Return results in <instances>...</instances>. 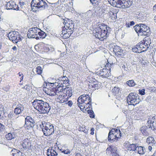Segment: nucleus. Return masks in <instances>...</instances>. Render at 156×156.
Returning <instances> with one entry per match:
<instances>
[{"mask_svg":"<svg viewBox=\"0 0 156 156\" xmlns=\"http://www.w3.org/2000/svg\"><path fill=\"white\" fill-rule=\"evenodd\" d=\"M44 100V99H36L32 102L34 108L40 113H48L51 108L49 104Z\"/></svg>","mask_w":156,"mask_h":156,"instance_id":"nucleus-1","label":"nucleus"},{"mask_svg":"<svg viewBox=\"0 0 156 156\" xmlns=\"http://www.w3.org/2000/svg\"><path fill=\"white\" fill-rule=\"evenodd\" d=\"M110 28L108 27H107L106 25L101 24L95 28L93 33L95 37L100 39H102L101 40H102L107 38L109 34L108 31H110Z\"/></svg>","mask_w":156,"mask_h":156,"instance_id":"nucleus-2","label":"nucleus"},{"mask_svg":"<svg viewBox=\"0 0 156 156\" xmlns=\"http://www.w3.org/2000/svg\"><path fill=\"white\" fill-rule=\"evenodd\" d=\"M63 23L64 24V27H62V33L61 36L63 38L67 39L69 38L73 33L74 25L73 21L72 20H70L69 19L64 20Z\"/></svg>","mask_w":156,"mask_h":156,"instance_id":"nucleus-3","label":"nucleus"},{"mask_svg":"<svg viewBox=\"0 0 156 156\" xmlns=\"http://www.w3.org/2000/svg\"><path fill=\"white\" fill-rule=\"evenodd\" d=\"M31 6L32 10L35 11L43 10L48 9V7L46 2L43 0H32Z\"/></svg>","mask_w":156,"mask_h":156,"instance_id":"nucleus-4","label":"nucleus"},{"mask_svg":"<svg viewBox=\"0 0 156 156\" xmlns=\"http://www.w3.org/2000/svg\"><path fill=\"white\" fill-rule=\"evenodd\" d=\"M135 31L141 35L149 36L150 34L149 27L144 24H137L133 27Z\"/></svg>","mask_w":156,"mask_h":156,"instance_id":"nucleus-5","label":"nucleus"},{"mask_svg":"<svg viewBox=\"0 0 156 156\" xmlns=\"http://www.w3.org/2000/svg\"><path fill=\"white\" fill-rule=\"evenodd\" d=\"M127 101L129 105H135L138 104L140 102L138 95L134 93L129 94L127 98Z\"/></svg>","mask_w":156,"mask_h":156,"instance_id":"nucleus-6","label":"nucleus"},{"mask_svg":"<svg viewBox=\"0 0 156 156\" xmlns=\"http://www.w3.org/2000/svg\"><path fill=\"white\" fill-rule=\"evenodd\" d=\"M8 37L9 39L14 43H17L21 41L22 39L19 35V33L16 31L10 32L8 34Z\"/></svg>","mask_w":156,"mask_h":156,"instance_id":"nucleus-7","label":"nucleus"},{"mask_svg":"<svg viewBox=\"0 0 156 156\" xmlns=\"http://www.w3.org/2000/svg\"><path fill=\"white\" fill-rule=\"evenodd\" d=\"M39 31H40V29L36 27L30 28L27 33L28 38H35L37 40H39V36L37 34V32Z\"/></svg>","mask_w":156,"mask_h":156,"instance_id":"nucleus-8","label":"nucleus"},{"mask_svg":"<svg viewBox=\"0 0 156 156\" xmlns=\"http://www.w3.org/2000/svg\"><path fill=\"white\" fill-rule=\"evenodd\" d=\"M116 7L118 8L125 9L129 7L132 4V2L128 0H118L116 2Z\"/></svg>","mask_w":156,"mask_h":156,"instance_id":"nucleus-9","label":"nucleus"},{"mask_svg":"<svg viewBox=\"0 0 156 156\" xmlns=\"http://www.w3.org/2000/svg\"><path fill=\"white\" fill-rule=\"evenodd\" d=\"M35 123V121L30 116H27L25 118L24 127L27 129H30L34 127Z\"/></svg>","mask_w":156,"mask_h":156,"instance_id":"nucleus-10","label":"nucleus"},{"mask_svg":"<svg viewBox=\"0 0 156 156\" xmlns=\"http://www.w3.org/2000/svg\"><path fill=\"white\" fill-rule=\"evenodd\" d=\"M77 102H83L85 104H88L91 102V99L88 94H83L80 96L78 98Z\"/></svg>","mask_w":156,"mask_h":156,"instance_id":"nucleus-11","label":"nucleus"},{"mask_svg":"<svg viewBox=\"0 0 156 156\" xmlns=\"http://www.w3.org/2000/svg\"><path fill=\"white\" fill-rule=\"evenodd\" d=\"M147 123L150 124L149 128L153 130L156 129V116L149 117Z\"/></svg>","mask_w":156,"mask_h":156,"instance_id":"nucleus-12","label":"nucleus"},{"mask_svg":"<svg viewBox=\"0 0 156 156\" xmlns=\"http://www.w3.org/2000/svg\"><path fill=\"white\" fill-rule=\"evenodd\" d=\"M99 74L100 76L104 78H107L110 75V71L105 66L102 69H101L99 71Z\"/></svg>","mask_w":156,"mask_h":156,"instance_id":"nucleus-13","label":"nucleus"},{"mask_svg":"<svg viewBox=\"0 0 156 156\" xmlns=\"http://www.w3.org/2000/svg\"><path fill=\"white\" fill-rule=\"evenodd\" d=\"M6 6L7 9H13L15 10H18L19 7L15 3L11 1L9 2L6 4Z\"/></svg>","mask_w":156,"mask_h":156,"instance_id":"nucleus-14","label":"nucleus"},{"mask_svg":"<svg viewBox=\"0 0 156 156\" xmlns=\"http://www.w3.org/2000/svg\"><path fill=\"white\" fill-rule=\"evenodd\" d=\"M117 151L115 147H108L106 150V154L108 156H113Z\"/></svg>","mask_w":156,"mask_h":156,"instance_id":"nucleus-15","label":"nucleus"},{"mask_svg":"<svg viewBox=\"0 0 156 156\" xmlns=\"http://www.w3.org/2000/svg\"><path fill=\"white\" fill-rule=\"evenodd\" d=\"M24 109V107L21 104L18 105L14 110V113L16 115H18L22 112Z\"/></svg>","mask_w":156,"mask_h":156,"instance_id":"nucleus-16","label":"nucleus"},{"mask_svg":"<svg viewBox=\"0 0 156 156\" xmlns=\"http://www.w3.org/2000/svg\"><path fill=\"white\" fill-rule=\"evenodd\" d=\"M40 126L42 129L44 134L45 136H48L53 133V130L52 129L49 130V129H48V128L47 127H44L42 128V126L41 124L40 125Z\"/></svg>","mask_w":156,"mask_h":156,"instance_id":"nucleus-17","label":"nucleus"},{"mask_svg":"<svg viewBox=\"0 0 156 156\" xmlns=\"http://www.w3.org/2000/svg\"><path fill=\"white\" fill-rule=\"evenodd\" d=\"M94 14L95 15L93 11L89 10L84 13L83 16L85 19L87 20V19L91 18L94 16Z\"/></svg>","mask_w":156,"mask_h":156,"instance_id":"nucleus-18","label":"nucleus"},{"mask_svg":"<svg viewBox=\"0 0 156 156\" xmlns=\"http://www.w3.org/2000/svg\"><path fill=\"white\" fill-rule=\"evenodd\" d=\"M138 44L141 51H142V52L146 51L149 47L146 44H144L142 41Z\"/></svg>","mask_w":156,"mask_h":156,"instance_id":"nucleus-19","label":"nucleus"},{"mask_svg":"<svg viewBox=\"0 0 156 156\" xmlns=\"http://www.w3.org/2000/svg\"><path fill=\"white\" fill-rule=\"evenodd\" d=\"M47 154L48 156H57L58 154L54 150L48 149L47 150Z\"/></svg>","mask_w":156,"mask_h":156,"instance_id":"nucleus-20","label":"nucleus"},{"mask_svg":"<svg viewBox=\"0 0 156 156\" xmlns=\"http://www.w3.org/2000/svg\"><path fill=\"white\" fill-rule=\"evenodd\" d=\"M150 125H148L147 126H143L140 128V130L144 135L147 136L148 135V133L147 132L146 130L149 128Z\"/></svg>","mask_w":156,"mask_h":156,"instance_id":"nucleus-21","label":"nucleus"},{"mask_svg":"<svg viewBox=\"0 0 156 156\" xmlns=\"http://www.w3.org/2000/svg\"><path fill=\"white\" fill-rule=\"evenodd\" d=\"M42 125L43 127H47L48 128V129H49V130L52 129L53 130V133H54V127L52 124H50L49 123H46L45 122H42Z\"/></svg>","mask_w":156,"mask_h":156,"instance_id":"nucleus-22","label":"nucleus"},{"mask_svg":"<svg viewBox=\"0 0 156 156\" xmlns=\"http://www.w3.org/2000/svg\"><path fill=\"white\" fill-rule=\"evenodd\" d=\"M89 82L90 83H92V84H91V86L92 87L94 88L95 90L98 89L99 88V86L97 84L98 82L96 81V80L94 79L93 80H90Z\"/></svg>","mask_w":156,"mask_h":156,"instance_id":"nucleus-23","label":"nucleus"},{"mask_svg":"<svg viewBox=\"0 0 156 156\" xmlns=\"http://www.w3.org/2000/svg\"><path fill=\"white\" fill-rule=\"evenodd\" d=\"M63 91H66V94L68 97H70L72 96V92L71 88L66 87L65 88H63Z\"/></svg>","mask_w":156,"mask_h":156,"instance_id":"nucleus-24","label":"nucleus"},{"mask_svg":"<svg viewBox=\"0 0 156 156\" xmlns=\"http://www.w3.org/2000/svg\"><path fill=\"white\" fill-rule=\"evenodd\" d=\"M38 35L39 36V39L40 38H45L46 36V34L44 31H41L40 29V31H38L37 32Z\"/></svg>","mask_w":156,"mask_h":156,"instance_id":"nucleus-25","label":"nucleus"},{"mask_svg":"<svg viewBox=\"0 0 156 156\" xmlns=\"http://www.w3.org/2000/svg\"><path fill=\"white\" fill-rule=\"evenodd\" d=\"M144 44H146L149 47L150 44L151 43V39L148 37H146L143 41H142Z\"/></svg>","mask_w":156,"mask_h":156,"instance_id":"nucleus-26","label":"nucleus"},{"mask_svg":"<svg viewBox=\"0 0 156 156\" xmlns=\"http://www.w3.org/2000/svg\"><path fill=\"white\" fill-rule=\"evenodd\" d=\"M154 138L152 137H148L147 139V142L149 144H152V145H150L149 146H155V145L154 144Z\"/></svg>","mask_w":156,"mask_h":156,"instance_id":"nucleus-27","label":"nucleus"},{"mask_svg":"<svg viewBox=\"0 0 156 156\" xmlns=\"http://www.w3.org/2000/svg\"><path fill=\"white\" fill-rule=\"evenodd\" d=\"M15 137L16 136L14 133H13L12 134L11 133H9L5 135V138L8 140H11L15 138Z\"/></svg>","mask_w":156,"mask_h":156,"instance_id":"nucleus-28","label":"nucleus"},{"mask_svg":"<svg viewBox=\"0 0 156 156\" xmlns=\"http://www.w3.org/2000/svg\"><path fill=\"white\" fill-rule=\"evenodd\" d=\"M132 49L133 52L136 53H140L142 52V51H141V49H140L138 44L135 47L133 48Z\"/></svg>","mask_w":156,"mask_h":156,"instance_id":"nucleus-29","label":"nucleus"},{"mask_svg":"<svg viewBox=\"0 0 156 156\" xmlns=\"http://www.w3.org/2000/svg\"><path fill=\"white\" fill-rule=\"evenodd\" d=\"M58 80V82H61V83H62V84L63 83H69L68 78L66 76H64L63 77H62L61 79V80L59 79Z\"/></svg>","mask_w":156,"mask_h":156,"instance_id":"nucleus-30","label":"nucleus"},{"mask_svg":"<svg viewBox=\"0 0 156 156\" xmlns=\"http://www.w3.org/2000/svg\"><path fill=\"white\" fill-rule=\"evenodd\" d=\"M58 80H56V81L55 82L51 83V84H53L56 87L55 88H62L63 87V84L61 83V82H58Z\"/></svg>","mask_w":156,"mask_h":156,"instance_id":"nucleus-31","label":"nucleus"},{"mask_svg":"<svg viewBox=\"0 0 156 156\" xmlns=\"http://www.w3.org/2000/svg\"><path fill=\"white\" fill-rule=\"evenodd\" d=\"M113 51L115 53H118L119 54H121L122 52L121 48L118 46H116L113 48Z\"/></svg>","mask_w":156,"mask_h":156,"instance_id":"nucleus-32","label":"nucleus"},{"mask_svg":"<svg viewBox=\"0 0 156 156\" xmlns=\"http://www.w3.org/2000/svg\"><path fill=\"white\" fill-rule=\"evenodd\" d=\"M94 5H96V6L99 9H103V8L105 6V5L103 2H99V1H98V2L95 4Z\"/></svg>","mask_w":156,"mask_h":156,"instance_id":"nucleus-33","label":"nucleus"},{"mask_svg":"<svg viewBox=\"0 0 156 156\" xmlns=\"http://www.w3.org/2000/svg\"><path fill=\"white\" fill-rule=\"evenodd\" d=\"M28 140H25L22 142V146H31V143Z\"/></svg>","mask_w":156,"mask_h":156,"instance_id":"nucleus-34","label":"nucleus"},{"mask_svg":"<svg viewBox=\"0 0 156 156\" xmlns=\"http://www.w3.org/2000/svg\"><path fill=\"white\" fill-rule=\"evenodd\" d=\"M126 83L130 87H133L136 84L133 80L128 81L126 82Z\"/></svg>","mask_w":156,"mask_h":156,"instance_id":"nucleus-35","label":"nucleus"},{"mask_svg":"<svg viewBox=\"0 0 156 156\" xmlns=\"http://www.w3.org/2000/svg\"><path fill=\"white\" fill-rule=\"evenodd\" d=\"M119 87H114L112 90L113 94L114 95H116L119 93Z\"/></svg>","mask_w":156,"mask_h":156,"instance_id":"nucleus-36","label":"nucleus"},{"mask_svg":"<svg viewBox=\"0 0 156 156\" xmlns=\"http://www.w3.org/2000/svg\"><path fill=\"white\" fill-rule=\"evenodd\" d=\"M49 90L48 93H49V94H48L49 95L52 96L55 95V87L50 88Z\"/></svg>","mask_w":156,"mask_h":156,"instance_id":"nucleus-37","label":"nucleus"},{"mask_svg":"<svg viewBox=\"0 0 156 156\" xmlns=\"http://www.w3.org/2000/svg\"><path fill=\"white\" fill-rule=\"evenodd\" d=\"M78 106L80 108L81 110L82 111H83V110H84V109L85 108V105H86L84 103L80 102V103H79L78 102L77 103Z\"/></svg>","mask_w":156,"mask_h":156,"instance_id":"nucleus-38","label":"nucleus"},{"mask_svg":"<svg viewBox=\"0 0 156 156\" xmlns=\"http://www.w3.org/2000/svg\"><path fill=\"white\" fill-rule=\"evenodd\" d=\"M108 15L110 17H111L112 18H113L114 20H115L117 18L116 14L112 12H109L108 13Z\"/></svg>","mask_w":156,"mask_h":156,"instance_id":"nucleus-39","label":"nucleus"},{"mask_svg":"<svg viewBox=\"0 0 156 156\" xmlns=\"http://www.w3.org/2000/svg\"><path fill=\"white\" fill-rule=\"evenodd\" d=\"M55 88V95H58L59 94H60V93L63 91V87Z\"/></svg>","mask_w":156,"mask_h":156,"instance_id":"nucleus-40","label":"nucleus"},{"mask_svg":"<svg viewBox=\"0 0 156 156\" xmlns=\"http://www.w3.org/2000/svg\"><path fill=\"white\" fill-rule=\"evenodd\" d=\"M58 149H60L61 152L64 153L65 154H69L70 153V151L68 149H63L61 148L62 147H57Z\"/></svg>","mask_w":156,"mask_h":156,"instance_id":"nucleus-41","label":"nucleus"},{"mask_svg":"<svg viewBox=\"0 0 156 156\" xmlns=\"http://www.w3.org/2000/svg\"><path fill=\"white\" fill-rule=\"evenodd\" d=\"M87 112L88 114H89L90 117L91 118H94L95 116L94 112L92 109L87 110Z\"/></svg>","mask_w":156,"mask_h":156,"instance_id":"nucleus-42","label":"nucleus"},{"mask_svg":"<svg viewBox=\"0 0 156 156\" xmlns=\"http://www.w3.org/2000/svg\"><path fill=\"white\" fill-rule=\"evenodd\" d=\"M36 71L38 74L40 75L42 72V69L40 66H37L36 68Z\"/></svg>","mask_w":156,"mask_h":156,"instance_id":"nucleus-43","label":"nucleus"},{"mask_svg":"<svg viewBox=\"0 0 156 156\" xmlns=\"http://www.w3.org/2000/svg\"><path fill=\"white\" fill-rule=\"evenodd\" d=\"M114 136V135L113 133L111 134V131H110L109 133L108 136V140H111V141L112 140H114V138H112V137Z\"/></svg>","mask_w":156,"mask_h":156,"instance_id":"nucleus-44","label":"nucleus"},{"mask_svg":"<svg viewBox=\"0 0 156 156\" xmlns=\"http://www.w3.org/2000/svg\"><path fill=\"white\" fill-rule=\"evenodd\" d=\"M113 65V64H111L110 63H108L106 64L105 65V67L106 68L108 69L109 70V71H110V69H111V68H112V65Z\"/></svg>","mask_w":156,"mask_h":156,"instance_id":"nucleus-45","label":"nucleus"},{"mask_svg":"<svg viewBox=\"0 0 156 156\" xmlns=\"http://www.w3.org/2000/svg\"><path fill=\"white\" fill-rule=\"evenodd\" d=\"M11 151L12 153V154L13 156H14L15 154H18L19 153V152H18V150L15 149L12 150Z\"/></svg>","mask_w":156,"mask_h":156,"instance_id":"nucleus-46","label":"nucleus"},{"mask_svg":"<svg viewBox=\"0 0 156 156\" xmlns=\"http://www.w3.org/2000/svg\"><path fill=\"white\" fill-rule=\"evenodd\" d=\"M145 89H142V90H139V94L141 95H144L145 94Z\"/></svg>","mask_w":156,"mask_h":156,"instance_id":"nucleus-47","label":"nucleus"},{"mask_svg":"<svg viewBox=\"0 0 156 156\" xmlns=\"http://www.w3.org/2000/svg\"><path fill=\"white\" fill-rule=\"evenodd\" d=\"M14 115V114L13 113V112H9V113L8 114V118L9 119H11L12 118Z\"/></svg>","mask_w":156,"mask_h":156,"instance_id":"nucleus-48","label":"nucleus"},{"mask_svg":"<svg viewBox=\"0 0 156 156\" xmlns=\"http://www.w3.org/2000/svg\"><path fill=\"white\" fill-rule=\"evenodd\" d=\"M147 62L148 61L147 60H145L144 59H143L141 61V63L142 65H143L144 66L147 65Z\"/></svg>","mask_w":156,"mask_h":156,"instance_id":"nucleus-49","label":"nucleus"},{"mask_svg":"<svg viewBox=\"0 0 156 156\" xmlns=\"http://www.w3.org/2000/svg\"><path fill=\"white\" fill-rule=\"evenodd\" d=\"M136 147L135 149H137V148L138 147V153L140 154V153H141V152L142 151V150L143 149V148H144V147Z\"/></svg>","mask_w":156,"mask_h":156,"instance_id":"nucleus-50","label":"nucleus"},{"mask_svg":"<svg viewBox=\"0 0 156 156\" xmlns=\"http://www.w3.org/2000/svg\"><path fill=\"white\" fill-rule=\"evenodd\" d=\"M99 0H90V2L93 5L95 4Z\"/></svg>","mask_w":156,"mask_h":156,"instance_id":"nucleus-51","label":"nucleus"},{"mask_svg":"<svg viewBox=\"0 0 156 156\" xmlns=\"http://www.w3.org/2000/svg\"><path fill=\"white\" fill-rule=\"evenodd\" d=\"M5 127L3 125H1L0 126V132H3L4 131Z\"/></svg>","mask_w":156,"mask_h":156,"instance_id":"nucleus-52","label":"nucleus"},{"mask_svg":"<svg viewBox=\"0 0 156 156\" xmlns=\"http://www.w3.org/2000/svg\"><path fill=\"white\" fill-rule=\"evenodd\" d=\"M73 104V103L72 101H69L67 103V104L68 105V106L70 107Z\"/></svg>","mask_w":156,"mask_h":156,"instance_id":"nucleus-53","label":"nucleus"},{"mask_svg":"<svg viewBox=\"0 0 156 156\" xmlns=\"http://www.w3.org/2000/svg\"><path fill=\"white\" fill-rule=\"evenodd\" d=\"M91 102H89V103H88V108L89 109H92V105Z\"/></svg>","mask_w":156,"mask_h":156,"instance_id":"nucleus-54","label":"nucleus"},{"mask_svg":"<svg viewBox=\"0 0 156 156\" xmlns=\"http://www.w3.org/2000/svg\"><path fill=\"white\" fill-rule=\"evenodd\" d=\"M94 128H92L90 129L91 132L90 134L91 135H93L94 133Z\"/></svg>","mask_w":156,"mask_h":156,"instance_id":"nucleus-55","label":"nucleus"},{"mask_svg":"<svg viewBox=\"0 0 156 156\" xmlns=\"http://www.w3.org/2000/svg\"><path fill=\"white\" fill-rule=\"evenodd\" d=\"M85 128L84 127L80 126L79 128V130L80 131H83Z\"/></svg>","mask_w":156,"mask_h":156,"instance_id":"nucleus-56","label":"nucleus"},{"mask_svg":"<svg viewBox=\"0 0 156 156\" xmlns=\"http://www.w3.org/2000/svg\"><path fill=\"white\" fill-rule=\"evenodd\" d=\"M122 69H124L125 70H126V71H128V69L126 67L125 65H123L122 66Z\"/></svg>","mask_w":156,"mask_h":156,"instance_id":"nucleus-57","label":"nucleus"},{"mask_svg":"<svg viewBox=\"0 0 156 156\" xmlns=\"http://www.w3.org/2000/svg\"><path fill=\"white\" fill-rule=\"evenodd\" d=\"M145 148L144 147V148H143V149L142 150V151L141 152V153H140V154H144L145 152Z\"/></svg>","mask_w":156,"mask_h":156,"instance_id":"nucleus-58","label":"nucleus"},{"mask_svg":"<svg viewBox=\"0 0 156 156\" xmlns=\"http://www.w3.org/2000/svg\"><path fill=\"white\" fill-rule=\"evenodd\" d=\"M130 25L131 26H133L134 25L135 23L133 21H132L130 22Z\"/></svg>","mask_w":156,"mask_h":156,"instance_id":"nucleus-59","label":"nucleus"},{"mask_svg":"<svg viewBox=\"0 0 156 156\" xmlns=\"http://www.w3.org/2000/svg\"><path fill=\"white\" fill-rule=\"evenodd\" d=\"M126 27H130V23H126Z\"/></svg>","mask_w":156,"mask_h":156,"instance_id":"nucleus-60","label":"nucleus"},{"mask_svg":"<svg viewBox=\"0 0 156 156\" xmlns=\"http://www.w3.org/2000/svg\"><path fill=\"white\" fill-rule=\"evenodd\" d=\"M12 49L14 51H16L17 48L16 46H14L12 48Z\"/></svg>","mask_w":156,"mask_h":156,"instance_id":"nucleus-61","label":"nucleus"},{"mask_svg":"<svg viewBox=\"0 0 156 156\" xmlns=\"http://www.w3.org/2000/svg\"><path fill=\"white\" fill-rule=\"evenodd\" d=\"M85 104H86V105H85V108H86L85 109V110H86L87 109H88V105H87L88 104H85V103H84Z\"/></svg>","mask_w":156,"mask_h":156,"instance_id":"nucleus-62","label":"nucleus"},{"mask_svg":"<svg viewBox=\"0 0 156 156\" xmlns=\"http://www.w3.org/2000/svg\"><path fill=\"white\" fill-rule=\"evenodd\" d=\"M113 156H119V155L117 153V151H116L115 155H114Z\"/></svg>","mask_w":156,"mask_h":156,"instance_id":"nucleus-63","label":"nucleus"},{"mask_svg":"<svg viewBox=\"0 0 156 156\" xmlns=\"http://www.w3.org/2000/svg\"><path fill=\"white\" fill-rule=\"evenodd\" d=\"M153 9L156 11V4L153 7Z\"/></svg>","mask_w":156,"mask_h":156,"instance_id":"nucleus-64","label":"nucleus"}]
</instances>
